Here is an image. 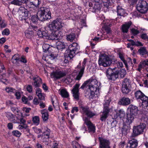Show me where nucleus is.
<instances>
[{"label": "nucleus", "instance_id": "obj_45", "mask_svg": "<svg viewBox=\"0 0 148 148\" xmlns=\"http://www.w3.org/2000/svg\"><path fill=\"white\" fill-rule=\"evenodd\" d=\"M12 134L17 137H20L21 133L17 130H14L12 132Z\"/></svg>", "mask_w": 148, "mask_h": 148}, {"label": "nucleus", "instance_id": "obj_61", "mask_svg": "<svg viewBox=\"0 0 148 148\" xmlns=\"http://www.w3.org/2000/svg\"><path fill=\"white\" fill-rule=\"evenodd\" d=\"M141 38L144 39H148V36L146 34H143L140 36Z\"/></svg>", "mask_w": 148, "mask_h": 148}, {"label": "nucleus", "instance_id": "obj_1", "mask_svg": "<svg viewBox=\"0 0 148 148\" xmlns=\"http://www.w3.org/2000/svg\"><path fill=\"white\" fill-rule=\"evenodd\" d=\"M63 25L64 23L62 22L61 19L57 18L49 24L48 26V30L60 33V30L62 29Z\"/></svg>", "mask_w": 148, "mask_h": 148}, {"label": "nucleus", "instance_id": "obj_18", "mask_svg": "<svg viewBox=\"0 0 148 148\" xmlns=\"http://www.w3.org/2000/svg\"><path fill=\"white\" fill-rule=\"evenodd\" d=\"M25 2L23 3H26L28 8L33 7L34 6H37L41 3V0H25Z\"/></svg>", "mask_w": 148, "mask_h": 148}, {"label": "nucleus", "instance_id": "obj_26", "mask_svg": "<svg viewBox=\"0 0 148 148\" xmlns=\"http://www.w3.org/2000/svg\"><path fill=\"white\" fill-rule=\"evenodd\" d=\"M131 102L130 99L128 98L123 97L119 102V104L123 106H126L129 105Z\"/></svg>", "mask_w": 148, "mask_h": 148}, {"label": "nucleus", "instance_id": "obj_36", "mask_svg": "<svg viewBox=\"0 0 148 148\" xmlns=\"http://www.w3.org/2000/svg\"><path fill=\"white\" fill-rule=\"evenodd\" d=\"M125 115V113L123 110H119V113H117L116 114V118L119 116L120 118H121L124 117Z\"/></svg>", "mask_w": 148, "mask_h": 148}, {"label": "nucleus", "instance_id": "obj_64", "mask_svg": "<svg viewBox=\"0 0 148 148\" xmlns=\"http://www.w3.org/2000/svg\"><path fill=\"white\" fill-rule=\"evenodd\" d=\"M6 26V24L5 21H2L0 23V27L4 28Z\"/></svg>", "mask_w": 148, "mask_h": 148}, {"label": "nucleus", "instance_id": "obj_30", "mask_svg": "<svg viewBox=\"0 0 148 148\" xmlns=\"http://www.w3.org/2000/svg\"><path fill=\"white\" fill-rule=\"evenodd\" d=\"M41 113L42 114V117L44 121H46L48 119L49 114L47 110L43 109L41 110Z\"/></svg>", "mask_w": 148, "mask_h": 148}, {"label": "nucleus", "instance_id": "obj_5", "mask_svg": "<svg viewBox=\"0 0 148 148\" xmlns=\"http://www.w3.org/2000/svg\"><path fill=\"white\" fill-rule=\"evenodd\" d=\"M101 83L95 79L90 78L88 84V88L90 91L95 94V92L99 91L101 88Z\"/></svg>", "mask_w": 148, "mask_h": 148}, {"label": "nucleus", "instance_id": "obj_19", "mask_svg": "<svg viewBox=\"0 0 148 148\" xmlns=\"http://www.w3.org/2000/svg\"><path fill=\"white\" fill-rule=\"evenodd\" d=\"M18 12L19 14V18L21 21L27 18L29 14H30L28 10H19Z\"/></svg>", "mask_w": 148, "mask_h": 148}, {"label": "nucleus", "instance_id": "obj_15", "mask_svg": "<svg viewBox=\"0 0 148 148\" xmlns=\"http://www.w3.org/2000/svg\"><path fill=\"white\" fill-rule=\"evenodd\" d=\"M129 86V79L126 78L125 79L122 88V91L123 93L126 94L129 92L130 91Z\"/></svg>", "mask_w": 148, "mask_h": 148}, {"label": "nucleus", "instance_id": "obj_27", "mask_svg": "<svg viewBox=\"0 0 148 148\" xmlns=\"http://www.w3.org/2000/svg\"><path fill=\"white\" fill-rule=\"evenodd\" d=\"M128 109L130 111V114H134L136 115L138 111L137 107L132 105H131L129 106Z\"/></svg>", "mask_w": 148, "mask_h": 148}, {"label": "nucleus", "instance_id": "obj_9", "mask_svg": "<svg viewBox=\"0 0 148 148\" xmlns=\"http://www.w3.org/2000/svg\"><path fill=\"white\" fill-rule=\"evenodd\" d=\"M146 127L145 124L143 123L137 126H134L133 128V133L131 137L132 138L141 134Z\"/></svg>", "mask_w": 148, "mask_h": 148}, {"label": "nucleus", "instance_id": "obj_52", "mask_svg": "<svg viewBox=\"0 0 148 148\" xmlns=\"http://www.w3.org/2000/svg\"><path fill=\"white\" fill-rule=\"evenodd\" d=\"M19 125L17 127V128L19 130H22L23 129H26L27 127V125Z\"/></svg>", "mask_w": 148, "mask_h": 148}, {"label": "nucleus", "instance_id": "obj_60", "mask_svg": "<svg viewBox=\"0 0 148 148\" xmlns=\"http://www.w3.org/2000/svg\"><path fill=\"white\" fill-rule=\"evenodd\" d=\"M49 46L48 45L44 44L42 46V48L45 51H47L48 50Z\"/></svg>", "mask_w": 148, "mask_h": 148}, {"label": "nucleus", "instance_id": "obj_44", "mask_svg": "<svg viewBox=\"0 0 148 148\" xmlns=\"http://www.w3.org/2000/svg\"><path fill=\"white\" fill-rule=\"evenodd\" d=\"M11 110L16 115H17L18 116H21L22 113L18 108L15 107H12L11 108Z\"/></svg>", "mask_w": 148, "mask_h": 148}, {"label": "nucleus", "instance_id": "obj_22", "mask_svg": "<svg viewBox=\"0 0 148 148\" xmlns=\"http://www.w3.org/2000/svg\"><path fill=\"white\" fill-rule=\"evenodd\" d=\"M136 9H148V5L147 3L144 0H139L137 5H136Z\"/></svg>", "mask_w": 148, "mask_h": 148}, {"label": "nucleus", "instance_id": "obj_50", "mask_svg": "<svg viewBox=\"0 0 148 148\" xmlns=\"http://www.w3.org/2000/svg\"><path fill=\"white\" fill-rule=\"evenodd\" d=\"M45 129L46 130L44 132L43 134L45 136H46L47 137V138H48L50 134V130L46 127Z\"/></svg>", "mask_w": 148, "mask_h": 148}, {"label": "nucleus", "instance_id": "obj_38", "mask_svg": "<svg viewBox=\"0 0 148 148\" xmlns=\"http://www.w3.org/2000/svg\"><path fill=\"white\" fill-rule=\"evenodd\" d=\"M119 58L123 62L125 65L126 66L127 65V62L124 59V55L123 53L119 52L118 54Z\"/></svg>", "mask_w": 148, "mask_h": 148}, {"label": "nucleus", "instance_id": "obj_17", "mask_svg": "<svg viewBox=\"0 0 148 148\" xmlns=\"http://www.w3.org/2000/svg\"><path fill=\"white\" fill-rule=\"evenodd\" d=\"M5 115L8 120L10 121L15 123L19 122V116H15L14 115L9 112H5Z\"/></svg>", "mask_w": 148, "mask_h": 148}, {"label": "nucleus", "instance_id": "obj_39", "mask_svg": "<svg viewBox=\"0 0 148 148\" xmlns=\"http://www.w3.org/2000/svg\"><path fill=\"white\" fill-rule=\"evenodd\" d=\"M126 73L125 70L124 69H122L119 71H118V75H119L121 78H123Z\"/></svg>", "mask_w": 148, "mask_h": 148}, {"label": "nucleus", "instance_id": "obj_31", "mask_svg": "<svg viewBox=\"0 0 148 148\" xmlns=\"http://www.w3.org/2000/svg\"><path fill=\"white\" fill-rule=\"evenodd\" d=\"M130 147V148H136L138 145V142L135 139L132 138L129 141Z\"/></svg>", "mask_w": 148, "mask_h": 148}, {"label": "nucleus", "instance_id": "obj_16", "mask_svg": "<svg viewBox=\"0 0 148 148\" xmlns=\"http://www.w3.org/2000/svg\"><path fill=\"white\" fill-rule=\"evenodd\" d=\"M99 141L100 148H111L110 146V143L109 140L104 139L101 137H99Z\"/></svg>", "mask_w": 148, "mask_h": 148}, {"label": "nucleus", "instance_id": "obj_63", "mask_svg": "<svg viewBox=\"0 0 148 148\" xmlns=\"http://www.w3.org/2000/svg\"><path fill=\"white\" fill-rule=\"evenodd\" d=\"M142 121L148 124V117L146 115L145 116V117H142Z\"/></svg>", "mask_w": 148, "mask_h": 148}, {"label": "nucleus", "instance_id": "obj_62", "mask_svg": "<svg viewBox=\"0 0 148 148\" xmlns=\"http://www.w3.org/2000/svg\"><path fill=\"white\" fill-rule=\"evenodd\" d=\"M33 103L34 105H37L38 104L39 102L38 99L36 97L34 98L33 100Z\"/></svg>", "mask_w": 148, "mask_h": 148}, {"label": "nucleus", "instance_id": "obj_20", "mask_svg": "<svg viewBox=\"0 0 148 148\" xmlns=\"http://www.w3.org/2000/svg\"><path fill=\"white\" fill-rule=\"evenodd\" d=\"M80 85L79 84H76L73 86L72 90V92L73 96L75 99L78 100L79 99V90Z\"/></svg>", "mask_w": 148, "mask_h": 148}, {"label": "nucleus", "instance_id": "obj_56", "mask_svg": "<svg viewBox=\"0 0 148 148\" xmlns=\"http://www.w3.org/2000/svg\"><path fill=\"white\" fill-rule=\"evenodd\" d=\"M68 53L65 54V55L64 56H65V60L64 61L65 63H67L69 62L68 59L70 60L71 58H69V55H68Z\"/></svg>", "mask_w": 148, "mask_h": 148}, {"label": "nucleus", "instance_id": "obj_23", "mask_svg": "<svg viewBox=\"0 0 148 148\" xmlns=\"http://www.w3.org/2000/svg\"><path fill=\"white\" fill-rule=\"evenodd\" d=\"M146 66H148V60L147 61H142L138 64L136 70L139 72H140L141 70L146 69Z\"/></svg>", "mask_w": 148, "mask_h": 148}, {"label": "nucleus", "instance_id": "obj_42", "mask_svg": "<svg viewBox=\"0 0 148 148\" xmlns=\"http://www.w3.org/2000/svg\"><path fill=\"white\" fill-rule=\"evenodd\" d=\"M85 94V96L90 99L92 98L94 94L92 92L90 91L89 89L86 91Z\"/></svg>", "mask_w": 148, "mask_h": 148}, {"label": "nucleus", "instance_id": "obj_59", "mask_svg": "<svg viewBox=\"0 0 148 148\" xmlns=\"http://www.w3.org/2000/svg\"><path fill=\"white\" fill-rule=\"evenodd\" d=\"M49 31H48L47 32H46L45 31H43L42 32V37L43 38L44 37H48L49 38Z\"/></svg>", "mask_w": 148, "mask_h": 148}, {"label": "nucleus", "instance_id": "obj_54", "mask_svg": "<svg viewBox=\"0 0 148 148\" xmlns=\"http://www.w3.org/2000/svg\"><path fill=\"white\" fill-rule=\"evenodd\" d=\"M89 82V79L88 80L85 81L81 86L80 88L81 89H83L86 86H88Z\"/></svg>", "mask_w": 148, "mask_h": 148}, {"label": "nucleus", "instance_id": "obj_2", "mask_svg": "<svg viewBox=\"0 0 148 148\" xmlns=\"http://www.w3.org/2000/svg\"><path fill=\"white\" fill-rule=\"evenodd\" d=\"M111 100L109 98L108 99H106L104 100V103L103 104V109L102 114L101 115L100 120L102 121H105L108 117V114L109 112L112 111V108L108 109V106L109 105Z\"/></svg>", "mask_w": 148, "mask_h": 148}, {"label": "nucleus", "instance_id": "obj_34", "mask_svg": "<svg viewBox=\"0 0 148 148\" xmlns=\"http://www.w3.org/2000/svg\"><path fill=\"white\" fill-rule=\"evenodd\" d=\"M56 46L57 49L58 50L63 49L65 47L64 43L60 41H58L56 42Z\"/></svg>", "mask_w": 148, "mask_h": 148}, {"label": "nucleus", "instance_id": "obj_47", "mask_svg": "<svg viewBox=\"0 0 148 148\" xmlns=\"http://www.w3.org/2000/svg\"><path fill=\"white\" fill-rule=\"evenodd\" d=\"M39 16L38 15H33L31 18V20L33 23L35 24H36L38 21V17Z\"/></svg>", "mask_w": 148, "mask_h": 148}, {"label": "nucleus", "instance_id": "obj_32", "mask_svg": "<svg viewBox=\"0 0 148 148\" xmlns=\"http://www.w3.org/2000/svg\"><path fill=\"white\" fill-rule=\"evenodd\" d=\"M59 93L61 95L62 97L64 98H67L69 96L68 92L65 89H60Z\"/></svg>", "mask_w": 148, "mask_h": 148}, {"label": "nucleus", "instance_id": "obj_46", "mask_svg": "<svg viewBox=\"0 0 148 148\" xmlns=\"http://www.w3.org/2000/svg\"><path fill=\"white\" fill-rule=\"evenodd\" d=\"M51 101L53 106L55 109L56 110H58L59 108V104L57 101V100H56L55 101H53V99H51Z\"/></svg>", "mask_w": 148, "mask_h": 148}, {"label": "nucleus", "instance_id": "obj_35", "mask_svg": "<svg viewBox=\"0 0 148 148\" xmlns=\"http://www.w3.org/2000/svg\"><path fill=\"white\" fill-rule=\"evenodd\" d=\"M76 38L75 36L73 33H71L70 34L67 35L66 39L68 40L71 42L75 40Z\"/></svg>", "mask_w": 148, "mask_h": 148}, {"label": "nucleus", "instance_id": "obj_43", "mask_svg": "<svg viewBox=\"0 0 148 148\" xmlns=\"http://www.w3.org/2000/svg\"><path fill=\"white\" fill-rule=\"evenodd\" d=\"M17 116H19V122L18 123H20L22 124L23 125H26L25 124L26 123V120L25 118L23 116H22V115L21 116L18 115Z\"/></svg>", "mask_w": 148, "mask_h": 148}, {"label": "nucleus", "instance_id": "obj_33", "mask_svg": "<svg viewBox=\"0 0 148 148\" xmlns=\"http://www.w3.org/2000/svg\"><path fill=\"white\" fill-rule=\"evenodd\" d=\"M25 35L29 39L32 38L34 36V32L32 30H27L25 32Z\"/></svg>", "mask_w": 148, "mask_h": 148}, {"label": "nucleus", "instance_id": "obj_40", "mask_svg": "<svg viewBox=\"0 0 148 148\" xmlns=\"http://www.w3.org/2000/svg\"><path fill=\"white\" fill-rule=\"evenodd\" d=\"M95 3V7L93 8L94 9H101L100 7L99 3L101 2V0H94Z\"/></svg>", "mask_w": 148, "mask_h": 148}, {"label": "nucleus", "instance_id": "obj_21", "mask_svg": "<svg viewBox=\"0 0 148 148\" xmlns=\"http://www.w3.org/2000/svg\"><path fill=\"white\" fill-rule=\"evenodd\" d=\"M4 69V67L3 66L2 64H0V73L2 72V71ZM9 76V73H7L6 74H4L1 76H0V79H1V81L2 82L6 84L8 83V82L6 78L8 77Z\"/></svg>", "mask_w": 148, "mask_h": 148}, {"label": "nucleus", "instance_id": "obj_55", "mask_svg": "<svg viewBox=\"0 0 148 148\" xmlns=\"http://www.w3.org/2000/svg\"><path fill=\"white\" fill-rule=\"evenodd\" d=\"M10 34V31L8 29H5L2 32V34L3 35L8 36Z\"/></svg>", "mask_w": 148, "mask_h": 148}, {"label": "nucleus", "instance_id": "obj_13", "mask_svg": "<svg viewBox=\"0 0 148 148\" xmlns=\"http://www.w3.org/2000/svg\"><path fill=\"white\" fill-rule=\"evenodd\" d=\"M86 62V59L85 58L84 60L81 67V64L80 63H79V64L77 66V68H80L79 71V74L76 77V79L79 80L82 77L84 73Z\"/></svg>", "mask_w": 148, "mask_h": 148}, {"label": "nucleus", "instance_id": "obj_7", "mask_svg": "<svg viewBox=\"0 0 148 148\" xmlns=\"http://www.w3.org/2000/svg\"><path fill=\"white\" fill-rule=\"evenodd\" d=\"M55 71H54L51 73L50 76L52 78H55L56 79H58L65 76L66 73L64 71L60 70L56 67H51Z\"/></svg>", "mask_w": 148, "mask_h": 148}, {"label": "nucleus", "instance_id": "obj_57", "mask_svg": "<svg viewBox=\"0 0 148 148\" xmlns=\"http://www.w3.org/2000/svg\"><path fill=\"white\" fill-rule=\"evenodd\" d=\"M131 32L134 35H136L139 33V31L135 29H132L131 30Z\"/></svg>", "mask_w": 148, "mask_h": 148}, {"label": "nucleus", "instance_id": "obj_29", "mask_svg": "<svg viewBox=\"0 0 148 148\" xmlns=\"http://www.w3.org/2000/svg\"><path fill=\"white\" fill-rule=\"evenodd\" d=\"M131 22H129L123 25L121 27L122 31L124 33H127L128 32V29L131 25Z\"/></svg>", "mask_w": 148, "mask_h": 148}, {"label": "nucleus", "instance_id": "obj_41", "mask_svg": "<svg viewBox=\"0 0 148 148\" xmlns=\"http://www.w3.org/2000/svg\"><path fill=\"white\" fill-rule=\"evenodd\" d=\"M125 10H117L118 15L123 16L127 15V13H125Z\"/></svg>", "mask_w": 148, "mask_h": 148}, {"label": "nucleus", "instance_id": "obj_49", "mask_svg": "<svg viewBox=\"0 0 148 148\" xmlns=\"http://www.w3.org/2000/svg\"><path fill=\"white\" fill-rule=\"evenodd\" d=\"M5 90L8 93L14 92L16 90L15 89L11 87H7L5 88Z\"/></svg>", "mask_w": 148, "mask_h": 148}, {"label": "nucleus", "instance_id": "obj_28", "mask_svg": "<svg viewBox=\"0 0 148 148\" xmlns=\"http://www.w3.org/2000/svg\"><path fill=\"white\" fill-rule=\"evenodd\" d=\"M36 94L39 99L43 100L45 99V94L42 93V90L39 88H37L36 90Z\"/></svg>", "mask_w": 148, "mask_h": 148}, {"label": "nucleus", "instance_id": "obj_37", "mask_svg": "<svg viewBox=\"0 0 148 148\" xmlns=\"http://www.w3.org/2000/svg\"><path fill=\"white\" fill-rule=\"evenodd\" d=\"M139 53L141 55H143L147 53L145 47H142L140 48L138 51Z\"/></svg>", "mask_w": 148, "mask_h": 148}, {"label": "nucleus", "instance_id": "obj_14", "mask_svg": "<svg viewBox=\"0 0 148 148\" xmlns=\"http://www.w3.org/2000/svg\"><path fill=\"white\" fill-rule=\"evenodd\" d=\"M49 31V36L48 39L50 40H58L61 39L62 37L61 33L59 32H54V31Z\"/></svg>", "mask_w": 148, "mask_h": 148}, {"label": "nucleus", "instance_id": "obj_53", "mask_svg": "<svg viewBox=\"0 0 148 148\" xmlns=\"http://www.w3.org/2000/svg\"><path fill=\"white\" fill-rule=\"evenodd\" d=\"M18 56V55L15 54L12 57L11 61L12 63L14 64H17L16 62V57L17 56Z\"/></svg>", "mask_w": 148, "mask_h": 148}, {"label": "nucleus", "instance_id": "obj_6", "mask_svg": "<svg viewBox=\"0 0 148 148\" xmlns=\"http://www.w3.org/2000/svg\"><path fill=\"white\" fill-rule=\"evenodd\" d=\"M37 14L39 19L42 21H45L51 18V12L49 10H38Z\"/></svg>", "mask_w": 148, "mask_h": 148}, {"label": "nucleus", "instance_id": "obj_3", "mask_svg": "<svg viewBox=\"0 0 148 148\" xmlns=\"http://www.w3.org/2000/svg\"><path fill=\"white\" fill-rule=\"evenodd\" d=\"M79 49L78 44L76 42H73L69 45V49L66 51L65 54L68 53L69 58H72L75 56L76 53H78Z\"/></svg>", "mask_w": 148, "mask_h": 148}, {"label": "nucleus", "instance_id": "obj_58", "mask_svg": "<svg viewBox=\"0 0 148 148\" xmlns=\"http://www.w3.org/2000/svg\"><path fill=\"white\" fill-rule=\"evenodd\" d=\"M27 90L29 93L32 92V87L31 85H28L27 86Z\"/></svg>", "mask_w": 148, "mask_h": 148}, {"label": "nucleus", "instance_id": "obj_11", "mask_svg": "<svg viewBox=\"0 0 148 148\" xmlns=\"http://www.w3.org/2000/svg\"><path fill=\"white\" fill-rule=\"evenodd\" d=\"M135 94L136 98L137 99H140L142 101V105H145L148 100V97L140 90L137 91Z\"/></svg>", "mask_w": 148, "mask_h": 148}, {"label": "nucleus", "instance_id": "obj_48", "mask_svg": "<svg viewBox=\"0 0 148 148\" xmlns=\"http://www.w3.org/2000/svg\"><path fill=\"white\" fill-rule=\"evenodd\" d=\"M33 121L34 123L38 125L39 124L40 121L39 118L38 116H36L33 118Z\"/></svg>", "mask_w": 148, "mask_h": 148}, {"label": "nucleus", "instance_id": "obj_51", "mask_svg": "<svg viewBox=\"0 0 148 148\" xmlns=\"http://www.w3.org/2000/svg\"><path fill=\"white\" fill-rule=\"evenodd\" d=\"M73 148H81L80 145L76 141L73 142Z\"/></svg>", "mask_w": 148, "mask_h": 148}, {"label": "nucleus", "instance_id": "obj_4", "mask_svg": "<svg viewBox=\"0 0 148 148\" xmlns=\"http://www.w3.org/2000/svg\"><path fill=\"white\" fill-rule=\"evenodd\" d=\"M112 60L106 54H101L99 56L98 64L99 66L104 67L109 66L112 63Z\"/></svg>", "mask_w": 148, "mask_h": 148}, {"label": "nucleus", "instance_id": "obj_24", "mask_svg": "<svg viewBox=\"0 0 148 148\" xmlns=\"http://www.w3.org/2000/svg\"><path fill=\"white\" fill-rule=\"evenodd\" d=\"M33 79L34 82L32 83V85L35 87H39L42 83L41 79L39 77L36 76L33 77Z\"/></svg>", "mask_w": 148, "mask_h": 148}, {"label": "nucleus", "instance_id": "obj_10", "mask_svg": "<svg viewBox=\"0 0 148 148\" xmlns=\"http://www.w3.org/2000/svg\"><path fill=\"white\" fill-rule=\"evenodd\" d=\"M83 119L84 121V123L88 127L89 132L91 134L94 133L95 132V127L91 122L90 119L86 117H83Z\"/></svg>", "mask_w": 148, "mask_h": 148}, {"label": "nucleus", "instance_id": "obj_12", "mask_svg": "<svg viewBox=\"0 0 148 148\" xmlns=\"http://www.w3.org/2000/svg\"><path fill=\"white\" fill-rule=\"evenodd\" d=\"M80 110L82 114L86 115L89 118H91L96 115L95 113L90 111L89 108L86 106H81Z\"/></svg>", "mask_w": 148, "mask_h": 148}, {"label": "nucleus", "instance_id": "obj_8", "mask_svg": "<svg viewBox=\"0 0 148 148\" xmlns=\"http://www.w3.org/2000/svg\"><path fill=\"white\" fill-rule=\"evenodd\" d=\"M116 68L112 69L110 68L107 69L106 75L108 79L112 81H115L118 77V71H114Z\"/></svg>", "mask_w": 148, "mask_h": 148}, {"label": "nucleus", "instance_id": "obj_25", "mask_svg": "<svg viewBox=\"0 0 148 148\" xmlns=\"http://www.w3.org/2000/svg\"><path fill=\"white\" fill-rule=\"evenodd\" d=\"M135 116L134 114L130 113L127 114L126 120L125 121L126 124L127 125H130L133 122Z\"/></svg>", "mask_w": 148, "mask_h": 148}]
</instances>
